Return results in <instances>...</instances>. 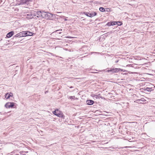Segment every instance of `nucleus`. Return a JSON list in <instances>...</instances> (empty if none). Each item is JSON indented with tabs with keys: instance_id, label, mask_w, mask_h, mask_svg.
I'll list each match as a JSON object with an SVG mask.
<instances>
[{
	"instance_id": "1",
	"label": "nucleus",
	"mask_w": 155,
	"mask_h": 155,
	"mask_svg": "<svg viewBox=\"0 0 155 155\" xmlns=\"http://www.w3.org/2000/svg\"><path fill=\"white\" fill-rule=\"evenodd\" d=\"M52 17V15L49 13L42 11V18L47 19H50Z\"/></svg>"
},
{
	"instance_id": "2",
	"label": "nucleus",
	"mask_w": 155,
	"mask_h": 155,
	"mask_svg": "<svg viewBox=\"0 0 155 155\" xmlns=\"http://www.w3.org/2000/svg\"><path fill=\"white\" fill-rule=\"evenodd\" d=\"M123 71V69L120 68H111L110 70H107V72L116 73Z\"/></svg>"
},
{
	"instance_id": "3",
	"label": "nucleus",
	"mask_w": 155,
	"mask_h": 155,
	"mask_svg": "<svg viewBox=\"0 0 155 155\" xmlns=\"http://www.w3.org/2000/svg\"><path fill=\"white\" fill-rule=\"evenodd\" d=\"M53 114L59 117H62L63 116L62 113L58 110H55L53 112Z\"/></svg>"
},
{
	"instance_id": "4",
	"label": "nucleus",
	"mask_w": 155,
	"mask_h": 155,
	"mask_svg": "<svg viewBox=\"0 0 155 155\" xmlns=\"http://www.w3.org/2000/svg\"><path fill=\"white\" fill-rule=\"evenodd\" d=\"M15 103L14 102H8L5 104V107L7 108H13L14 106Z\"/></svg>"
},
{
	"instance_id": "5",
	"label": "nucleus",
	"mask_w": 155,
	"mask_h": 155,
	"mask_svg": "<svg viewBox=\"0 0 155 155\" xmlns=\"http://www.w3.org/2000/svg\"><path fill=\"white\" fill-rule=\"evenodd\" d=\"M34 15H35V16H37V17L38 18L40 17H42V11H34Z\"/></svg>"
},
{
	"instance_id": "6",
	"label": "nucleus",
	"mask_w": 155,
	"mask_h": 155,
	"mask_svg": "<svg viewBox=\"0 0 155 155\" xmlns=\"http://www.w3.org/2000/svg\"><path fill=\"white\" fill-rule=\"evenodd\" d=\"M84 13L85 15L87 16L90 17L91 18L92 17L96 15V13L95 12H92V13H90L85 12Z\"/></svg>"
},
{
	"instance_id": "7",
	"label": "nucleus",
	"mask_w": 155,
	"mask_h": 155,
	"mask_svg": "<svg viewBox=\"0 0 155 155\" xmlns=\"http://www.w3.org/2000/svg\"><path fill=\"white\" fill-rule=\"evenodd\" d=\"M35 15H34V11H32L31 12V13L28 14L26 18H31L35 16Z\"/></svg>"
},
{
	"instance_id": "8",
	"label": "nucleus",
	"mask_w": 155,
	"mask_h": 155,
	"mask_svg": "<svg viewBox=\"0 0 155 155\" xmlns=\"http://www.w3.org/2000/svg\"><path fill=\"white\" fill-rule=\"evenodd\" d=\"M14 34V32L13 31H11L7 35V37L8 38H10Z\"/></svg>"
},
{
	"instance_id": "9",
	"label": "nucleus",
	"mask_w": 155,
	"mask_h": 155,
	"mask_svg": "<svg viewBox=\"0 0 155 155\" xmlns=\"http://www.w3.org/2000/svg\"><path fill=\"white\" fill-rule=\"evenodd\" d=\"M94 103V101L92 100H88L86 101V103L88 105H92Z\"/></svg>"
},
{
	"instance_id": "10",
	"label": "nucleus",
	"mask_w": 155,
	"mask_h": 155,
	"mask_svg": "<svg viewBox=\"0 0 155 155\" xmlns=\"http://www.w3.org/2000/svg\"><path fill=\"white\" fill-rule=\"evenodd\" d=\"M32 0H21L20 1V4H22L25 3L27 2L31 1Z\"/></svg>"
},
{
	"instance_id": "11",
	"label": "nucleus",
	"mask_w": 155,
	"mask_h": 155,
	"mask_svg": "<svg viewBox=\"0 0 155 155\" xmlns=\"http://www.w3.org/2000/svg\"><path fill=\"white\" fill-rule=\"evenodd\" d=\"M115 23H116V21H112L107 23V26H110L111 25H115Z\"/></svg>"
},
{
	"instance_id": "12",
	"label": "nucleus",
	"mask_w": 155,
	"mask_h": 155,
	"mask_svg": "<svg viewBox=\"0 0 155 155\" xmlns=\"http://www.w3.org/2000/svg\"><path fill=\"white\" fill-rule=\"evenodd\" d=\"M153 88H154V87H147L144 90L145 91H151L153 90Z\"/></svg>"
},
{
	"instance_id": "13",
	"label": "nucleus",
	"mask_w": 155,
	"mask_h": 155,
	"mask_svg": "<svg viewBox=\"0 0 155 155\" xmlns=\"http://www.w3.org/2000/svg\"><path fill=\"white\" fill-rule=\"evenodd\" d=\"M15 37H23L22 34L20 32L19 33H18L15 36Z\"/></svg>"
},
{
	"instance_id": "14",
	"label": "nucleus",
	"mask_w": 155,
	"mask_h": 155,
	"mask_svg": "<svg viewBox=\"0 0 155 155\" xmlns=\"http://www.w3.org/2000/svg\"><path fill=\"white\" fill-rule=\"evenodd\" d=\"M26 35L27 36H31L33 35L32 33L31 32H30L28 31H26Z\"/></svg>"
},
{
	"instance_id": "15",
	"label": "nucleus",
	"mask_w": 155,
	"mask_h": 155,
	"mask_svg": "<svg viewBox=\"0 0 155 155\" xmlns=\"http://www.w3.org/2000/svg\"><path fill=\"white\" fill-rule=\"evenodd\" d=\"M23 37L27 36L26 31H22L20 32Z\"/></svg>"
},
{
	"instance_id": "16",
	"label": "nucleus",
	"mask_w": 155,
	"mask_h": 155,
	"mask_svg": "<svg viewBox=\"0 0 155 155\" xmlns=\"http://www.w3.org/2000/svg\"><path fill=\"white\" fill-rule=\"evenodd\" d=\"M91 96L93 97L94 99H97L99 98V96L97 95L93 94L92 95H91Z\"/></svg>"
},
{
	"instance_id": "17",
	"label": "nucleus",
	"mask_w": 155,
	"mask_h": 155,
	"mask_svg": "<svg viewBox=\"0 0 155 155\" xmlns=\"http://www.w3.org/2000/svg\"><path fill=\"white\" fill-rule=\"evenodd\" d=\"M116 23H115V25H117L118 26V25H121L122 24V22H120V21H117L116 22Z\"/></svg>"
},
{
	"instance_id": "18",
	"label": "nucleus",
	"mask_w": 155,
	"mask_h": 155,
	"mask_svg": "<svg viewBox=\"0 0 155 155\" xmlns=\"http://www.w3.org/2000/svg\"><path fill=\"white\" fill-rule=\"evenodd\" d=\"M99 10L102 12H104L105 11V9L102 7H100L99 8Z\"/></svg>"
},
{
	"instance_id": "19",
	"label": "nucleus",
	"mask_w": 155,
	"mask_h": 155,
	"mask_svg": "<svg viewBox=\"0 0 155 155\" xmlns=\"http://www.w3.org/2000/svg\"><path fill=\"white\" fill-rule=\"evenodd\" d=\"M9 93L6 94L5 95V97L6 99H8L10 97V96L8 94Z\"/></svg>"
},
{
	"instance_id": "20",
	"label": "nucleus",
	"mask_w": 155,
	"mask_h": 155,
	"mask_svg": "<svg viewBox=\"0 0 155 155\" xmlns=\"http://www.w3.org/2000/svg\"><path fill=\"white\" fill-rule=\"evenodd\" d=\"M62 29L61 30H57L56 31H54V32H57L59 34H60L61 33V32H58L59 31L61 30V31H62Z\"/></svg>"
},
{
	"instance_id": "21",
	"label": "nucleus",
	"mask_w": 155,
	"mask_h": 155,
	"mask_svg": "<svg viewBox=\"0 0 155 155\" xmlns=\"http://www.w3.org/2000/svg\"><path fill=\"white\" fill-rule=\"evenodd\" d=\"M8 94H9L10 97H12L13 96V94L12 93L10 92V93H9Z\"/></svg>"
},
{
	"instance_id": "22",
	"label": "nucleus",
	"mask_w": 155,
	"mask_h": 155,
	"mask_svg": "<svg viewBox=\"0 0 155 155\" xmlns=\"http://www.w3.org/2000/svg\"><path fill=\"white\" fill-rule=\"evenodd\" d=\"M75 98V97L74 96H71L70 97V98L71 99H74Z\"/></svg>"
},
{
	"instance_id": "23",
	"label": "nucleus",
	"mask_w": 155,
	"mask_h": 155,
	"mask_svg": "<svg viewBox=\"0 0 155 155\" xmlns=\"http://www.w3.org/2000/svg\"><path fill=\"white\" fill-rule=\"evenodd\" d=\"M111 9L110 8H107V12L111 11Z\"/></svg>"
},
{
	"instance_id": "24",
	"label": "nucleus",
	"mask_w": 155,
	"mask_h": 155,
	"mask_svg": "<svg viewBox=\"0 0 155 155\" xmlns=\"http://www.w3.org/2000/svg\"><path fill=\"white\" fill-rule=\"evenodd\" d=\"M23 153H28V151H22V152H20V154H22Z\"/></svg>"
},
{
	"instance_id": "25",
	"label": "nucleus",
	"mask_w": 155,
	"mask_h": 155,
	"mask_svg": "<svg viewBox=\"0 0 155 155\" xmlns=\"http://www.w3.org/2000/svg\"><path fill=\"white\" fill-rule=\"evenodd\" d=\"M110 117H107V122L109 121V120L110 119Z\"/></svg>"
},
{
	"instance_id": "26",
	"label": "nucleus",
	"mask_w": 155,
	"mask_h": 155,
	"mask_svg": "<svg viewBox=\"0 0 155 155\" xmlns=\"http://www.w3.org/2000/svg\"><path fill=\"white\" fill-rule=\"evenodd\" d=\"M110 123H107V126H108V125L110 126Z\"/></svg>"
},
{
	"instance_id": "27",
	"label": "nucleus",
	"mask_w": 155,
	"mask_h": 155,
	"mask_svg": "<svg viewBox=\"0 0 155 155\" xmlns=\"http://www.w3.org/2000/svg\"><path fill=\"white\" fill-rule=\"evenodd\" d=\"M111 94V93H108V96H109Z\"/></svg>"
},
{
	"instance_id": "28",
	"label": "nucleus",
	"mask_w": 155,
	"mask_h": 155,
	"mask_svg": "<svg viewBox=\"0 0 155 155\" xmlns=\"http://www.w3.org/2000/svg\"><path fill=\"white\" fill-rule=\"evenodd\" d=\"M57 39L59 40H61V39H60V38H57Z\"/></svg>"
},
{
	"instance_id": "29",
	"label": "nucleus",
	"mask_w": 155,
	"mask_h": 155,
	"mask_svg": "<svg viewBox=\"0 0 155 155\" xmlns=\"http://www.w3.org/2000/svg\"><path fill=\"white\" fill-rule=\"evenodd\" d=\"M64 20H65V21H67V20L66 19H64Z\"/></svg>"
},
{
	"instance_id": "30",
	"label": "nucleus",
	"mask_w": 155,
	"mask_h": 155,
	"mask_svg": "<svg viewBox=\"0 0 155 155\" xmlns=\"http://www.w3.org/2000/svg\"><path fill=\"white\" fill-rule=\"evenodd\" d=\"M118 62V61H116V63H117Z\"/></svg>"
},
{
	"instance_id": "31",
	"label": "nucleus",
	"mask_w": 155,
	"mask_h": 155,
	"mask_svg": "<svg viewBox=\"0 0 155 155\" xmlns=\"http://www.w3.org/2000/svg\"><path fill=\"white\" fill-rule=\"evenodd\" d=\"M101 38H102V37H101ZM100 39H101V38H100Z\"/></svg>"
}]
</instances>
